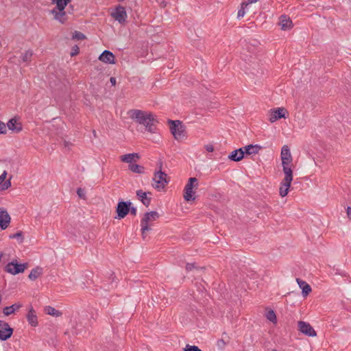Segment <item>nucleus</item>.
I'll list each match as a JSON object with an SVG mask.
<instances>
[{"mask_svg":"<svg viewBox=\"0 0 351 351\" xmlns=\"http://www.w3.org/2000/svg\"><path fill=\"white\" fill-rule=\"evenodd\" d=\"M287 294H289V292H287L286 293L284 294V296H286Z\"/></svg>","mask_w":351,"mask_h":351,"instance_id":"52","label":"nucleus"},{"mask_svg":"<svg viewBox=\"0 0 351 351\" xmlns=\"http://www.w3.org/2000/svg\"><path fill=\"white\" fill-rule=\"evenodd\" d=\"M71 0H52V3L56 5L55 9H65L66 5Z\"/></svg>","mask_w":351,"mask_h":351,"instance_id":"27","label":"nucleus"},{"mask_svg":"<svg viewBox=\"0 0 351 351\" xmlns=\"http://www.w3.org/2000/svg\"><path fill=\"white\" fill-rule=\"evenodd\" d=\"M346 213L348 217L351 219V207H348L346 209Z\"/></svg>","mask_w":351,"mask_h":351,"instance_id":"44","label":"nucleus"},{"mask_svg":"<svg viewBox=\"0 0 351 351\" xmlns=\"http://www.w3.org/2000/svg\"><path fill=\"white\" fill-rule=\"evenodd\" d=\"M45 311L47 314L54 316V317H60L62 315V313L60 311L56 310L52 306H47L45 308Z\"/></svg>","mask_w":351,"mask_h":351,"instance_id":"26","label":"nucleus"},{"mask_svg":"<svg viewBox=\"0 0 351 351\" xmlns=\"http://www.w3.org/2000/svg\"><path fill=\"white\" fill-rule=\"evenodd\" d=\"M131 203H129L128 204L125 202H120L118 203L117 207V218L119 219H123L124 218L128 213L130 211V206Z\"/></svg>","mask_w":351,"mask_h":351,"instance_id":"14","label":"nucleus"},{"mask_svg":"<svg viewBox=\"0 0 351 351\" xmlns=\"http://www.w3.org/2000/svg\"><path fill=\"white\" fill-rule=\"evenodd\" d=\"M27 267V265L26 263L19 264L16 261H12L7 264L5 269L7 272L15 275L23 273Z\"/></svg>","mask_w":351,"mask_h":351,"instance_id":"10","label":"nucleus"},{"mask_svg":"<svg viewBox=\"0 0 351 351\" xmlns=\"http://www.w3.org/2000/svg\"><path fill=\"white\" fill-rule=\"evenodd\" d=\"M99 60L106 64H114L115 57L114 54L108 50H105L99 56Z\"/></svg>","mask_w":351,"mask_h":351,"instance_id":"17","label":"nucleus"},{"mask_svg":"<svg viewBox=\"0 0 351 351\" xmlns=\"http://www.w3.org/2000/svg\"><path fill=\"white\" fill-rule=\"evenodd\" d=\"M287 114L288 112L284 108H276L271 109L268 114L269 121L271 123H274L280 119H286Z\"/></svg>","mask_w":351,"mask_h":351,"instance_id":"8","label":"nucleus"},{"mask_svg":"<svg viewBox=\"0 0 351 351\" xmlns=\"http://www.w3.org/2000/svg\"><path fill=\"white\" fill-rule=\"evenodd\" d=\"M78 53H79V47L77 45H75L72 49L71 56H74L77 55Z\"/></svg>","mask_w":351,"mask_h":351,"instance_id":"39","label":"nucleus"},{"mask_svg":"<svg viewBox=\"0 0 351 351\" xmlns=\"http://www.w3.org/2000/svg\"><path fill=\"white\" fill-rule=\"evenodd\" d=\"M227 338H228L227 341L225 340V337L217 341V346L219 348L223 349L225 347V346L228 343L229 337H227Z\"/></svg>","mask_w":351,"mask_h":351,"instance_id":"32","label":"nucleus"},{"mask_svg":"<svg viewBox=\"0 0 351 351\" xmlns=\"http://www.w3.org/2000/svg\"><path fill=\"white\" fill-rule=\"evenodd\" d=\"M111 16L120 24H124L126 22L128 14L125 8L121 5H117L111 12Z\"/></svg>","mask_w":351,"mask_h":351,"instance_id":"9","label":"nucleus"},{"mask_svg":"<svg viewBox=\"0 0 351 351\" xmlns=\"http://www.w3.org/2000/svg\"><path fill=\"white\" fill-rule=\"evenodd\" d=\"M183 351H202V350L196 346H190V345L187 344L186 346V347L184 348Z\"/></svg>","mask_w":351,"mask_h":351,"instance_id":"34","label":"nucleus"},{"mask_svg":"<svg viewBox=\"0 0 351 351\" xmlns=\"http://www.w3.org/2000/svg\"><path fill=\"white\" fill-rule=\"evenodd\" d=\"M171 132L177 141H182L186 138V132L184 126L179 121H171Z\"/></svg>","mask_w":351,"mask_h":351,"instance_id":"6","label":"nucleus"},{"mask_svg":"<svg viewBox=\"0 0 351 351\" xmlns=\"http://www.w3.org/2000/svg\"><path fill=\"white\" fill-rule=\"evenodd\" d=\"M22 304L21 303H15L11 306H5L3 309V313L5 315L8 316L15 312V311L19 310L22 307Z\"/></svg>","mask_w":351,"mask_h":351,"instance_id":"23","label":"nucleus"},{"mask_svg":"<svg viewBox=\"0 0 351 351\" xmlns=\"http://www.w3.org/2000/svg\"><path fill=\"white\" fill-rule=\"evenodd\" d=\"M246 6H247V3H246L245 2H243L241 4V8L239 10L238 13H237L238 19H241L245 16V9Z\"/></svg>","mask_w":351,"mask_h":351,"instance_id":"31","label":"nucleus"},{"mask_svg":"<svg viewBox=\"0 0 351 351\" xmlns=\"http://www.w3.org/2000/svg\"><path fill=\"white\" fill-rule=\"evenodd\" d=\"M266 317L268 320H269L270 322H271L272 323H276L277 322V318H276V313L275 312L270 309L269 311H268L266 313Z\"/></svg>","mask_w":351,"mask_h":351,"instance_id":"29","label":"nucleus"},{"mask_svg":"<svg viewBox=\"0 0 351 351\" xmlns=\"http://www.w3.org/2000/svg\"><path fill=\"white\" fill-rule=\"evenodd\" d=\"M244 157V151L243 148H239L231 152L228 156V159L232 161L238 162L241 160Z\"/></svg>","mask_w":351,"mask_h":351,"instance_id":"20","label":"nucleus"},{"mask_svg":"<svg viewBox=\"0 0 351 351\" xmlns=\"http://www.w3.org/2000/svg\"><path fill=\"white\" fill-rule=\"evenodd\" d=\"M271 351H277L276 350H272Z\"/></svg>","mask_w":351,"mask_h":351,"instance_id":"53","label":"nucleus"},{"mask_svg":"<svg viewBox=\"0 0 351 351\" xmlns=\"http://www.w3.org/2000/svg\"><path fill=\"white\" fill-rule=\"evenodd\" d=\"M77 193L78 195V196L82 198V199H85L86 197V195H85V192L84 191L81 189V188H79L77 190Z\"/></svg>","mask_w":351,"mask_h":351,"instance_id":"38","label":"nucleus"},{"mask_svg":"<svg viewBox=\"0 0 351 351\" xmlns=\"http://www.w3.org/2000/svg\"><path fill=\"white\" fill-rule=\"evenodd\" d=\"M128 117L136 123L145 126L150 133H156L158 123L156 115L149 111L138 109H131L127 112Z\"/></svg>","mask_w":351,"mask_h":351,"instance_id":"1","label":"nucleus"},{"mask_svg":"<svg viewBox=\"0 0 351 351\" xmlns=\"http://www.w3.org/2000/svg\"><path fill=\"white\" fill-rule=\"evenodd\" d=\"M53 19L58 21L59 23L64 24L68 19L65 9H52L51 11Z\"/></svg>","mask_w":351,"mask_h":351,"instance_id":"13","label":"nucleus"},{"mask_svg":"<svg viewBox=\"0 0 351 351\" xmlns=\"http://www.w3.org/2000/svg\"><path fill=\"white\" fill-rule=\"evenodd\" d=\"M198 187V180L196 178H190L184 189V199L186 202L195 199V190Z\"/></svg>","mask_w":351,"mask_h":351,"instance_id":"4","label":"nucleus"},{"mask_svg":"<svg viewBox=\"0 0 351 351\" xmlns=\"http://www.w3.org/2000/svg\"><path fill=\"white\" fill-rule=\"evenodd\" d=\"M11 186V181H10V179L7 180L6 182H4L3 185V189H8L9 187Z\"/></svg>","mask_w":351,"mask_h":351,"instance_id":"41","label":"nucleus"},{"mask_svg":"<svg viewBox=\"0 0 351 351\" xmlns=\"http://www.w3.org/2000/svg\"><path fill=\"white\" fill-rule=\"evenodd\" d=\"M22 237V233L21 232H16V234L11 235L10 237L11 239H18Z\"/></svg>","mask_w":351,"mask_h":351,"instance_id":"43","label":"nucleus"},{"mask_svg":"<svg viewBox=\"0 0 351 351\" xmlns=\"http://www.w3.org/2000/svg\"><path fill=\"white\" fill-rule=\"evenodd\" d=\"M73 38L77 40H83L85 38V36L83 34L80 32H75V34H73Z\"/></svg>","mask_w":351,"mask_h":351,"instance_id":"36","label":"nucleus"},{"mask_svg":"<svg viewBox=\"0 0 351 351\" xmlns=\"http://www.w3.org/2000/svg\"><path fill=\"white\" fill-rule=\"evenodd\" d=\"M33 52L31 50L25 51L21 54V58L23 62H29L32 57Z\"/></svg>","mask_w":351,"mask_h":351,"instance_id":"30","label":"nucleus"},{"mask_svg":"<svg viewBox=\"0 0 351 351\" xmlns=\"http://www.w3.org/2000/svg\"><path fill=\"white\" fill-rule=\"evenodd\" d=\"M242 148L243 150L244 151V155L256 154L258 153V152L262 149L261 146L258 145H249L243 147Z\"/></svg>","mask_w":351,"mask_h":351,"instance_id":"21","label":"nucleus"},{"mask_svg":"<svg viewBox=\"0 0 351 351\" xmlns=\"http://www.w3.org/2000/svg\"><path fill=\"white\" fill-rule=\"evenodd\" d=\"M279 25L282 30L291 29L293 26L291 19L285 15L280 16Z\"/></svg>","mask_w":351,"mask_h":351,"instance_id":"19","label":"nucleus"},{"mask_svg":"<svg viewBox=\"0 0 351 351\" xmlns=\"http://www.w3.org/2000/svg\"><path fill=\"white\" fill-rule=\"evenodd\" d=\"M300 288H302V295L303 297H306L311 291H312V289H311V287H300Z\"/></svg>","mask_w":351,"mask_h":351,"instance_id":"33","label":"nucleus"},{"mask_svg":"<svg viewBox=\"0 0 351 351\" xmlns=\"http://www.w3.org/2000/svg\"><path fill=\"white\" fill-rule=\"evenodd\" d=\"M299 330L308 337H315L316 332L313 328L308 324L303 321L298 322Z\"/></svg>","mask_w":351,"mask_h":351,"instance_id":"12","label":"nucleus"},{"mask_svg":"<svg viewBox=\"0 0 351 351\" xmlns=\"http://www.w3.org/2000/svg\"><path fill=\"white\" fill-rule=\"evenodd\" d=\"M204 149L208 152H213L214 151V145L212 143H208L204 145Z\"/></svg>","mask_w":351,"mask_h":351,"instance_id":"37","label":"nucleus"},{"mask_svg":"<svg viewBox=\"0 0 351 351\" xmlns=\"http://www.w3.org/2000/svg\"><path fill=\"white\" fill-rule=\"evenodd\" d=\"M27 320L29 325L33 327H36L38 326V317L36 315L35 310L32 306L30 307L27 314L26 315Z\"/></svg>","mask_w":351,"mask_h":351,"instance_id":"18","label":"nucleus"},{"mask_svg":"<svg viewBox=\"0 0 351 351\" xmlns=\"http://www.w3.org/2000/svg\"><path fill=\"white\" fill-rule=\"evenodd\" d=\"M129 169L132 172L138 173H143V171H144L143 167L138 165L137 164H135V163L129 165Z\"/></svg>","mask_w":351,"mask_h":351,"instance_id":"28","label":"nucleus"},{"mask_svg":"<svg viewBox=\"0 0 351 351\" xmlns=\"http://www.w3.org/2000/svg\"><path fill=\"white\" fill-rule=\"evenodd\" d=\"M280 158L282 161L283 173H293V158L288 145H285L282 147Z\"/></svg>","mask_w":351,"mask_h":351,"instance_id":"2","label":"nucleus"},{"mask_svg":"<svg viewBox=\"0 0 351 351\" xmlns=\"http://www.w3.org/2000/svg\"><path fill=\"white\" fill-rule=\"evenodd\" d=\"M136 195L145 206H147L150 204V198L147 196V193L142 190H138L136 191Z\"/></svg>","mask_w":351,"mask_h":351,"instance_id":"24","label":"nucleus"},{"mask_svg":"<svg viewBox=\"0 0 351 351\" xmlns=\"http://www.w3.org/2000/svg\"><path fill=\"white\" fill-rule=\"evenodd\" d=\"M13 334V328L10 325L0 320V340L6 341L11 337Z\"/></svg>","mask_w":351,"mask_h":351,"instance_id":"11","label":"nucleus"},{"mask_svg":"<svg viewBox=\"0 0 351 351\" xmlns=\"http://www.w3.org/2000/svg\"><path fill=\"white\" fill-rule=\"evenodd\" d=\"M162 166L160 165V169L154 173L153 177L152 186L158 191H161L168 183L167 175L162 172L161 170Z\"/></svg>","mask_w":351,"mask_h":351,"instance_id":"5","label":"nucleus"},{"mask_svg":"<svg viewBox=\"0 0 351 351\" xmlns=\"http://www.w3.org/2000/svg\"><path fill=\"white\" fill-rule=\"evenodd\" d=\"M195 266L193 263H187L186 265V269L188 271H191L193 269H195Z\"/></svg>","mask_w":351,"mask_h":351,"instance_id":"42","label":"nucleus"},{"mask_svg":"<svg viewBox=\"0 0 351 351\" xmlns=\"http://www.w3.org/2000/svg\"><path fill=\"white\" fill-rule=\"evenodd\" d=\"M287 294H289V292H287L286 293L284 294V296H286Z\"/></svg>","mask_w":351,"mask_h":351,"instance_id":"50","label":"nucleus"},{"mask_svg":"<svg viewBox=\"0 0 351 351\" xmlns=\"http://www.w3.org/2000/svg\"><path fill=\"white\" fill-rule=\"evenodd\" d=\"M287 294H289V292H287L286 293L284 294V296H286Z\"/></svg>","mask_w":351,"mask_h":351,"instance_id":"51","label":"nucleus"},{"mask_svg":"<svg viewBox=\"0 0 351 351\" xmlns=\"http://www.w3.org/2000/svg\"><path fill=\"white\" fill-rule=\"evenodd\" d=\"M5 125L6 128H8L10 130L15 133H19L23 130L22 124L19 121L16 117L10 119Z\"/></svg>","mask_w":351,"mask_h":351,"instance_id":"15","label":"nucleus"},{"mask_svg":"<svg viewBox=\"0 0 351 351\" xmlns=\"http://www.w3.org/2000/svg\"><path fill=\"white\" fill-rule=\"evenodd\" d=\"M299 285H305V286H307L308 285V284H306L305 282H303V281H300L298 278L296 279Z\"/></svg>","mask_w":351,"mask_h":351,"instance_id":"46","label":"nucleus"},{"mask_svg":"<svg viewBox=\"0 0 351 351\" xmlns=\"http://www.w3.org/2000/svg\"><path fill=\"white\" fill-rule=\"evenodd\" d=\"M257 1V0H247V2H245L246 3L250 4V3H256Z\"/></svg>","mask_w":351,"mask_h":351,"instance_id":"48","label":"nucleus"},{"mask_svg":"<svg viewBox=\"0 0 351 351\" xmlns=\"http://www.w3.org/2000/svg\"><path fill=\"white\" fill-rule=\"evenodd\" d=\"M120 159L122 162L128 163L129 165L133 164L134 162H136L139 159V156L138 154L132 153L123 155L120 157Z\"/></svg>","mask_w":351,"mask_h":351,"instance_id":"22","label":"nucleus"},{"mask_svg":"<svg viewBox=\"0 0 351 351\" xmlns=\"http://www.w3.org/2000/svg\"><path fill=\"white\" fill-rule=\"evenodd\" d=\"M42 274H43V268L40 267H36V268H34L31 271V272L29 275V279L34 280H36V278H38V277H40Z\"/></svg>","mask_w":351,"mask_h":351,"instance_id":"25","label":"nucleus"},{"mask_svg":"<svg viewBox=\"0 0 351 351\" xmlns=\"http://www.w3.org/2000/svg\"><path fill=\"white\" fill-rule=\"evenodd\" d=\"M159 217L157 212L152 211L145 214L141 222V232L143 238H145L146 232L151 229L152 223Z\"/></svg>","mask_w":351,"mask_h":351,"instance_id":"3","label":"nucleus"},{"mask_svg":"<svg viewBox=\"0 0 351 351\" xmlns=\"http://www.w3.org/2000/svg\"><path fill=\"white\" fill-rule=\"evenodd\" d=\"M7 176V171H4L2 174L0 176V184H1L4 180H5Z\"/></svg>","mask_w":351,"mask_h":351,"instance_id":"40","label":"nucleus"},{"mask_svg":"<svg viewBox=\"0 0 351 351\" xmlns=\"http://www.w3.org/2000/svg\"><path fill=\"white\" fill-rule=\"evenodd\" d=\"M285 178L280 184L279 194L281 197H285L289 191L293 181V173H284Z\"/></svg>","mask_w":351,"mask_h":351,"instance_id":"7","label":"nucleus"},{"mask_svg":"<svg viewBox=\"0 0 351 351\" xmlns=\"http://www.w3.org/2000/svg\"><path fill=\"white\" fill-rule=\"evenodd\" d=\"M10 217L8 212L3 209L0 208V228L5 230L8 228L10 223Z\"/></svg>","mask_w":351,"mask_h":351,"instance_id":"16","label":"nucleus"},{"mask_svg":"<svg viewBox=\"0 0 351 351\" xmlns=\"http://www.w3.org/2000/svg\"><path fill=\"white\" fill-rule=\"evenodd\" d=\"M222 335H223V337H224V336L227 337V334L226 332H223Z\"/></svg>","mask_w":351,"mask_h":351,"instance_id":"49","label":"nucleus"},{"mask_svg":"<svg viewBox=\"0 0 351 351\" xmlns=\"http://www.w3.org/2000/svg\"><path fill=\"white\" fill-rule=\"evenodd\" d=\"M7 129H6V125L2 122L0 121V134H6Z\"/></svg>","mask_w":351,"mask_h":351,"instance_id":"35","label":"nucleus"},{"mask_svg":"<svg viewBox=\"0 0 351 351\" xmlns=\"http://www.w3.org/2000/svg\"><path fill=\"white\" fill-rule=\"evenodd\" d=\"M110 82L112 86H115L116 84V79L114 77H111L110 79Z\"/></svg>","mask_w":351,"mask_h":351,"instance_id":"45","label":"nucleus"},{"mask_svg":"<svg viewBox=\"0 0 351 351\" xmlns=\"http://www.w3.org/2000/svg\"><path fill=\"white\" fill-rule=\"evenodd\" d=\"M131 213L133 214L134 215H135L136 213V209L135 208H131Z\"/></svg>","mask_w":351,"mask_h":351,"instance_id":"47","label":"nucleus"}]
</instances>
